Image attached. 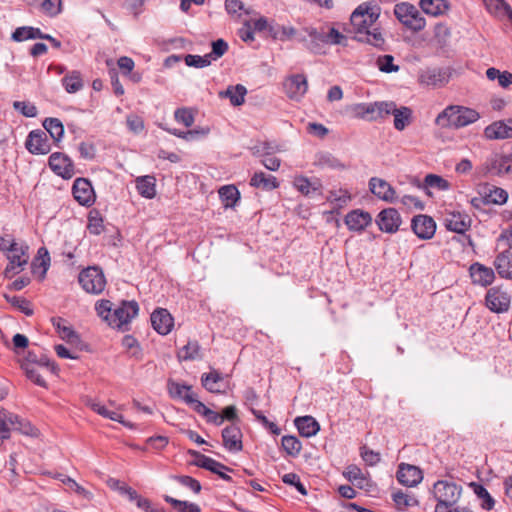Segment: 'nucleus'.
Listing matches in <instances>:
<instances>
[{
    "label": "nucleus",
    "instance_id": "c03bdc74",
    "mask_svg": "<svg viewBox=\"0 0 512 512\" xmlns=\"http://www.w3.org/2000/svg\"><path fill=\"white\" fill-rule=\"evenodd\" d=\"M43 37L42 31L34 27H19L12 34V39L17 42L29 39H43Z\"/></svg>",
    "mask_w": 512,
    "mask_h": 512
},
{
    "label": "nucleus",
    "instance_id": "79ce46f5",
    "mask_svg": "<svg viewBox=\"0 0 512 512\" xmlns=\"http://www.w3.org/2000/svg\"><path fill=\"white\" fill-rule=\"evenodd\" d=\"M179 361H191L201 358L198 341H188L177 353Z\"/></svg>",
    "mask_w": 512,
    "mask_h": 512
},
{
    "label": "nucleus",
    "instance_id": "c85d7f7f",
    "mask_svg": "<svg viewBox=\"0 0 512 512\" xmlns=\"http://www.w3.org/2000/svg\"><path fill=\"white\" fill-rule=\"evenodd\" d=\"M484 135L489 140L512 138V126H509L504 121H495L485 128Z\"/></svg>",
    "mask_w": 512,
    "mask_h": 512
},
{
    "label": "nucleus",
    "instance_id": "4c0bfd02",
    "mask_svg": "<svg viewBox=\"0 0 512 512\" xmlns=\"http://www.w3.org/2000/svg\"><path fill=\"white\" fill-rule=\"evenodd\" d=\"M449 182L442 178L441 176L435 174H428L425 176L424 183H418L417 187L423 189L427 195H431L429 188H436L438 190L444 191L449 189Z\"/></svg>",
    "mask_w": 512,
    "mask_h": 512
},
{
    "label": "nucleus",
    "instance_id": "4468645a",
    "mask_svg": "<svg viewBox=\"0 0 512 512\" xmlns=\"http://www.w3.org/2000/svg\"><path fill=\"white\" fill-rule=\"evenodd\" d=\"M283 89L287 97L299 101L308 90L307 78L303 74L289 76L283 82Z\"/></svg>",
    "mask_w": 512,
    "mask_h": 512
},
{
    "label": "nucleus",
    "instance_id": "338daca9",
    "mask_svg": "<svg viewBox=\"0 0 512 512\" xmlns=\"http://www.w3.org/2000/svg\"><path fill=\"white\" fill-rule=\"evenodd\" d=\"M41 8L45 14L50 17H55L61 12L62 1L61 0H44L41 4Z\"/></svg>",
    "mask_w": 512,
    "mask_h": 512
},
{
    "label": "nucleus",
    "instance_id": "e433bc0d",
    "mask_svg": "<svg viewBox=\"0 0 512 512\" xmlns=\"http://www.w3.org/2000/svg\"><path fill=\"white\" fill-rule=\"evenodd\" d=\"M224 377L218 370L213 369L209 373H204L201 376L203 387L211 393H221V383Z\"/></svg>",
    "mask_w": 512,
    "mask_h": 512
},
{
    "label": "nucleus",
    "instance_id": "f704fd0d",
    "mask_svg": "<svg viewBox=\"0 0 512 512\" xmlns=\"http://www.w3.org/2000/svg\"><path fill=\"white\" fill-rule=\"evenodd\" d=\"M247 89L242 84L228 86L225 91L219 92L220 98H228L233 106H240L245 101Z\"/></svg>",
    "mask_w": 512,
    "mask_h": 512
},
{
    "label": "nucleus",
    "instance_id": "39448f33",
    "mask_svg": "<svg viewBox=\"0 0 512 512\" xmlns=\"http://www.w3.org/2000/svg\"><path fill=\"white\" fill-rule=\"evenodd\" d=\"M396 18L408 29L418 32L424 29L426 22L418 9L407 2L396 4L394 7Z\"/></svg>",
    "mask_w": 512,
    "mask_h": 512
},
{
    "label": "nucleus",
    "instance_id": "3c124183",
    "mask_svg": "<svg viewBox=\"0 0 512 512\" xmlns=\"http://www.w3.org/2000/svg\"><path fill=\"white\" fill-rule=\"evenodd\" d=\"M281 444H282L284 451L288 455L293 456V457L297 456L302 449V444H301L300 440L297 437L292 436V435L283 436L281 439Z\"/></svg>",
    "mask_w": 512,
    "mask_h": 512
},
{
    "label": "nucleus",
    "instance_id": "dca6fc26",
    "mask_svg": "<svg viewBox=\"0 0 512 512\" xmlns=\"http://www.w3.org/2000/svg\"><path fill=\"white\" fill-rule=\"evenodd\" d=\"M376 224L382 232L393 234L401 225V216L395 208H386L377 215Z\"/></svg>",
    "mask_w": 512,
    "mask_h": 512
},
{
    "label": "nucleus",
    "instance_id": "6e6d98bb",
    "mask_svg": "<svg viewBox=\"0 0 512 512\" xmlns=\"http://www.w3.org/2000/svg\"><path fill=\"white\" fill-rule=\"evenodd\" d=\"M95 310L97 315L101 317L108 324L110 323V319L112 316V302L110 300L102 299L96 302Z\"/></svg>",
    "mask_w": 512,
    "mask_h": 512
},
{
    "label": "nucleus",
    "instance_id": "c756f323",
    "mask_svg": "<svg viewBox=\"0 0 512 512\" xmlns=\"http://www.w3.org/2000/svg\"><path fill=\"white\" fill-rule=\"evenodd\" d=\"M480 195H483V199H485L487 204L502 205L506 203L508 199L506 190L489 184H485L482 187Z\"/></svg>",
    "mask_w": 512,
    "mask_h": 512
},
{
    "label": "nucleus",
    "instance_id": "5fc2aeb1",
    "mask_svg": "<svg viewBox=\"0 0 512 512\" xmlns=\"http://www.w3.org/2000/svg\"><path fill=\"white\" fill-rule=\"evenodd\" d=\"M33 268L35 269L37 266L43 269L42 277L45 276L47 270L50 266V255L48 250L45 247H40L37 251V256L32 263Z\"/></svg>",
    "mask_w": 512,
    "mask_h": 512
},
{
    "label": "nucleus",
    "instance_id": "9b49d317",
    "mask_svg": "<svg viewBox=\"0 0 512 512\" xmlns=\"http://www.w3.org/2000/svg\"><path fill=\"white\" fill-rule=\"evenodd\" d=\"M50 169L63 179H70L75 174V166L69 156L61 152H54L48 160Z\"/></svg>",
    "mask_w": 512,
    "mask_h": 512
},
{
    "label": "nucleus",
    "instance_id": "58836bf2",
    "mask_svg": "<svg viewBox=\"0 0 512 512\" xmlns=\"http://www.w3.org/2000/svg\"><path fill=\"white\" fill-rule=\"evenodd\" d=\"M419 4L423 12L432 16L444 14L449 8L446 0H420Z\"/></svg>",
    "mask_w": 512,
    "mask_h": 512
},
{
    "label": "nucleus",
    "instance_id": "37998d69",
    "mask_svg": "<svg viewBox=\"0 0 512 512\" xmlns=\"http://www.w3.org/2000/svg\"><path fill=\"white\" fill-rule=\"evenodd\" d=\"M43 127L55 142H59L62 139L64 135V126L58 118H46L43 121Z\"/></svg>",
    "mask_w": 512,
    "mask_h": 512
},
{
    "label": "nucleus",
    "instance_id": "a18cd8bd",
    "mask_svg": "<svg viewBox=\"0 0 512 512\" xmlns=\"http://www.w3.org/2000/svg\"><path fill=\"white\" fill-rule=\"evenodd\" d=\"M392 499L399 510H405L409 507L417 506L418 500L408 493L398 490L392 494Z\"/></svg>",
    "mask_w": 512,
    "mask_h": 512
},
{
    "label": "nucleus",
    "instance_id": "4be33fe9",
    "mask_svg": "<svg viewBox=\"0 0 512 512\" xmlns=\"http://www.w3.org/2000/svg\"><path fill=\"white\" fill-rule=\"evenodd\" d=\"M423 479L421 469L414 465L401 463L397 471V480L407 487L418 485Z\"/></svg>",
    "mask_w": 512,
    "mask_h": 512
},
{
    "label": "nucleus",
    "instance_id": "f3484780",
    "mask_svg": "<svg viewBox=\"0 0 512 512\" xmlns=\"http://www.w3.org/2000/svg\"><path fill=\"white\" fill-rule=\"evenodd\" d=\"M411 228L420 239L427 240L434 236L436 223L432 217L420 214L413 217Z\"/></svg>",
    "mask_w": 512,
    "mask_h": 512
},
{
    "label": "nucleus",
    "instance_id": "0eeeda50",
    "mask_svg": "<svg viewBox=\"0 0 512 512\" xmlns=\"http://www.w3.org/2000/svg\"><path fill=\"white\" fill-rule=\"evenodd\" d=\"M28 246L18 245V243L12 239L10 245L7 248V258L9 263L5 269V276L7 278L12 277L15 274L20 273L24 266L28 263Z\"/></svg>",
    "mask_w": 512,
    "mask_h": 512
},
{
    "label": "nucleus",
    "instance_id": "ddd939ff",
    "mask_svg": "<svg viewBox=\"0 0 512 512\" xmlns=\"http://www.w3.org/2000/svg\"><path fill=\"white\" fill-rule=\"evenodd\" d=\"M74 199L82 206L90 207L94 204L96 195L91 182L86 178L75 179L72 187Z\"/></svg>",
    "mask_w": 512,
    "mask_h": 512
},
{
    "label": "nucleus",
    "instance_id": "7c9ffc66",
    "mask_svg": "<svg viewBox=\"0 0 512 512\" xmlns=\"http://www.w3.org/2000/svg\"><path fill=\"white\" fill-rule=\"evenodd\" d=\"M494 266L501 278L512 280V253L509 250L496 256Z\"/></svg>",
    "mask_w": 512,
    "mask_h": 512
},
{
    "label": "nucleus",
    "instance_id": "a19ab883",
    "mask_svg": "<svg viewBox=\"0 0 512 512\" xmlns=\"http://www.w3.org/2000/svg\"><path fill=\"white\" fill-rule=\"evenodd\" d=\"M219 196L225 208L234 207L240 199V192L234 185H226L219 189Z\"/></svg>",
    "mask_w": 512,
    "mask_h": 512
},
{
    "label": "nucleus",
    "instance_id": "49530a36",
    "mask_svg": "<svg viewBox=\"0 0 512 512\" xmlns=\"http://www.w3.org/2000/svg\"><path fill=\"white\" fill-rule=\"evenodd\" d=\"M193 410L196 413L205 417L206 421L209 423H212L216 426H220L223 424V417H221V414L206 407L201 401H199V403H196V406Z\"/></svg>",
    "mask_w": 512,
    "mask_h": 512
},
{
    "label": "nucleus",
    "instance_id": "1a4fd4ad",
    "mask_svg": "<svg viewBox=\"0 0 512 512\" xmlns=\"http://www.w3.org/2000/svg\"><path fill=\"white\" fill-rule=\"evenodd\" d=\"M511 296L501 286L491 287L485 295V305L493 313L501 314L509 310Z\"/></svg>",
    "mask_w": 512,
    "mask_h": 512
},
{
    "label": "nucleus",
    "instance_id": "2eb2a0df",
    "mask_svg": "<svg viewBox=\"0 0 512 512\" xmlns=\"http://www.w3.org/2000/svg\"><path fill=\"white\" fill-rule=\"evenodd\" d=\"M167 390L171 398L181 399L187 405L195 408L196 403H199L197 395L192 391V386L184 383H179L172 379L167 382Z\"/></svg>",
    "mask_w": 512,
    "mask_h": 512
},
{
    "label": "nucleus",
    "instance_id": "f257e3e1",
    "mask_svg": "<svg viewBox=\"0 0 512 512\" xmlns=\"http://www.w3.org/2000/svg\"><path fill=\"white\" fill-rule=\"evenodd\" d=\"M380 14V6L374 1H367L352 12L350 23L356 41L373 46L380 51H387L388 46L383 33L380 28L373 27Z\"/></svg>",
    "mask_w": 512,
    "mask_h": 512
},
{
    "label": "nucleus",
    "instance_id": "a878e982",
    "mask_svg": "<svg viewBox=\"0 0 512 512\" xmlns=\"http://www.w3.org/2000/svg\"><path fill=\"white\" fill-rule=\"evenodd\" d=\"M52 324L62 340L69 344H77L80 342L79 335L67 320L61 317L52 318Z\"/></svg>",
    "mask_w": 512,
    "mask_h": 512
},
{
    "label": "nucleus",
    "instance_id": "7ed1b4c3",
    "mask_svg": "<svg viewBox=\"0 0 512 512\" xmlns=\"http://www.w3.org/2000/svg\"><path fill=\"white\" fill-rule=\"evenodd\" d=\"M433 493L437 500L435 512H444L457 504L462 487L454 482L439 480L434 484Z\"/></svg>",
    "mask_w": 512,
    "mask_h": 512
},
{
    "label": "nucleus",
    "instance_id": "bf43d9fd",
    "mask_svg": "<svg viewBox=\"0 0 512 512\" xmlns=\"http://www.w3.org/2000/svg\"><path fill=\"white\" fill-rule=\"evenodd\" d=\"M394 57L392 55L386 54L379 56L377 58V66L380 71L385 73L397 72L399 70V66L393 63Z\"/></svg>",
    "mask_w": 512,
    "mask_h": 512
},
{
    "label": "nucleus",
    "instance_id": "ea45409f",
    "mask_svg": "<svg viewBox=\"0 0 512 512\" xmlns=\"http://www.w3.org/2000/svg\"><path fill=\"white\" fill-rule=\"evenodd\" d=\"M62 85L67 93H76L83 88V79L79 71H72L62 78Z\"/></svg>",
    "mask_w": 512,
    "mask_h": 512
},
{
    "label": "nucleus",
    "instance_id": "09e8293b",
    "mask_svg": "<svg viewBox=\"0 0 512 512\" xmlns=\"http://www.w3.org/2000/svg\"><path fill=\"white\" fill-rule=\"evenodd\" d=\"M87 229L94 235H100L104 231L103 218L98 210L89 212Z\"/></svg>",
    "mask_w": 512,
    "mask_h": 512
},
{
    "label": "nucleus",
    "instance_id": "864d4df0",
    "mask_svg": "<svg viewBox=\"0 0 512 512\" xmlns=\"http://www.w3.org/2000/svg\"><path fill=\"white\" fill-rule=\"evenodd\" d=\"M471 486L473 487L474 493L477 497L483 500L481 507L485 510H491L495 505V501L487 489L483 485L477 483H472Z\"/></svg>",
    "mask_w": 512,
    "mask_h": 512
},
{
    "label": "nucleus",
    "instance_id": "603ef678",
    "mask_svg": "<svg viewBox=\"0 0 512 512\" xmlns=\"http://www.w3.org/2000/svg\"><path fill=\"white\" fill-rule=\"evenodd\" d=\"M350 199L351 195L344 189L331 190L327 196V201L334 204L335 208H342L350 201Z\"/></svg>",
    "mask_w": 512,
    "mask_h": 512
},
{
    "label": "nucleus",
    "instance_id": "20e7f679",
    "mask_svg": "<svg viewBox=\"0 0 512 512\" xmlns=\"http://www.w3.org/2000/svg\"><path fill=\"white\" fill-rule=\"evenodd\" d=\"M19 431L25 435H34L36 429L27 421L21 419L18 415L7 410H0V441L10 437V431Z\"/></svg>",
    "mask_w": 512,
    "mask_h": 512
},
{
    "label": "nucleus",
    "instance_id": "72a5a7b5",
    "mask_svg": "<svg viewBox=\"0 0 512 512\" xmlns=\"http://www.w3.org/2000/svg\"><path fill=\"white\" fill-rule=\"evenodd\" d=\"M295 426L301 436L309 438L317 434L319 423L312 416H302L295 419Z\"/></svg>",
    "mask_w": 512,
    "mask_h": 512
},
{
    "label": "nucleus",
    "instance_id": "423d86ee",
    "mask_svg": "<svg viewBox=\"0 0 512 512\" xmlns=\"http://www.w3.org/2000/svg\"><path fill=\"white\" fill-rule=\"evenodd\" d=\"M78 281L84 291L95 295L101 294L107 283L102 269L97 266L83 269L79 273Z\"/></svg>",
    "mask_w": 512,
    "mask_h": 512
},
{
    "label": "nucleus",
    "instance_id": "de8ad7c7",
    "mask_svg": "<svg viewBox=\"0 0 512 512\" xmlns=\"http://www.w3.org/2000/svg\"><path fill=\"white\" fill-rule=\"evenodd\" d=\"M55 478L59 481H61L63 484L67 485L71 490H73L75 493H77L78 495L86 498V499H91L92 498V494L91 492H89L88 490H86L84 487H82L81 485H79L74 479H72L71 477L67 476V475H64L62 473H57L55 475Z\"/></svg>",
    "mask_w": 512,
    "mask_h": 512
},
{
    "label": "nucleus",
    "instance_id": "f03ea898",
    "mask_svg": "<svg viewBox=\"0 0 512 512\" xmlns=\"http://www.w3.org/2000/svg\"><path fill=\"white\" fill-rule=\"evenodd\" d=\"M479 118V113L472 108L451 105L438 114L435 123L442 128L459 129L476 122Z\"/></svg>",
    "mask_w": 512,
    "mask_h": 512
},
{
    "label": "nucleus",
    "instance_id": "9d476101",
    "mask_svg": "<svg viewBox=\"0 0 512 512\" xmlns=\"http://www.w3.org/2000/svg\"><path fill=\"white\" fill-rule=\"evenodd\" d=\"M482 170L485 175L492 176L512 173V155L494 154L486 159Z\"/></svg>",
    "mask_w": 512,
    "mask_h": 512
},
{
    "label": "nucleus",
    "instance_id": "c9c22d12",
    "mask_svg": "<svg viewBox=\"0 0 512 512\" xmlns=\"http://www.w3.org/2000/svg\"><path fill=\"white\" fill-rule=\"evenodd\" d=\"M390 114L394 116V127L398 131L404 130L411 123L412 110L409 107L402 106L397 108L393 102V109H391Z\"/></svg>",
    "mask_w": 512,
    "mask_h": 512
},
{
    "label": "nucleus",
    "instance_id": "f8f14e48",
    "mask_svg": "<svg viewBox=\"0 0 512 512\" xmlns=\"http://www.w3.org/2000/svg\"><path fill=\"white\" fill-rule=\"evenodd\" d=\"M25 147L31 154L45 155L51 151L47 134L41 129L32 130L25 141Z\"/></svg>",
    "mask_w": 512,
    "mask_h": 512
},
{
    "label": "nucleus",
    "instance_id": "0e129e2a",
    "mask_svg": "<svg viewBox=\"0 0 512 512\" xmlns=\"http://www.w3.org/2000/svg\"><path fill=\"white\" fill-rule=\"evenodd\" d=\"M282 481L285 484L294 486L300 494L304 496L307 495L308 491L296 473H287L283 475Z\"/></svg>",
    "mask_w": 512,
    "mask_h": 512
},
{
    "label": "nucleus",
    "instance_id": "6e6552de",
    "mask_svg": "<svg viewBox=\"0 0 512 512\" xmlns=\"http://www.w3.org/2000/svg\"><path fill=\"white\" fill-rule=\"evenodd\" d=\"M138 312L139 306L136 301H123L113 310L109 326L124 329L138 315Z\"/></svg>",
    "mask_w": 512,
    "mask_h": 512
},
{
    "label": "nucleus",
    "instance_id": "a211bd4d",
    "mask_svg": "<svg viewBox=\"0 0 512 512\" xmlns=\"http://www.w3.org/2000/svg\"><path fill=\"white\" fill-rule=\"evenodd\" d=\"M223 446L230 452H239L243 449L242 431L238 425L232 423L222 430Z\"/></svg>",
    "mask_w": 512,
    "mask_h": 512
},
{
    "label": "nucleus",
    "instance_id": "e2e57ef3",
    "mask_svg": "<svg viewBox=\"0 0 512 512\" xmlns=\"http://www.w3.org/2000/svg\"><path fill=\"white\" fill-rule=\"evenodd\" d=\"M360 456L363 459V461L369 466H375L381 460L380 453L375 452L366 445L360 448Z\"/></svg>",
    "mask_w": 512,
    "mask_h": 512
},
{
    "label": "nucleus",
    "instance_id": "4d7b16f0",
    "mask_svg": "<svg viewBox=\"0 0 512 512\" xmlns=\"http://www.w3.org/2000/svg\"><path fill=\"white\" fill-rule=\"evenodd\" d=\"M21 367L25 371V374L28 379H30L32 382H34L36 385H38L40 387H44V388L47 387L46 381L39 374V372L35 366H32L29 363H22Z\"/></svg>",
    "mask_w": 512,
    "mask_h": 512
},
{
    "label": "nucleus",
    "instance_id": "69168bd1",
    "mask_svg": "<svg viewBox=\"0 0 512 512\" xmlns=\"http://www.w3.org/2000/svg\"><path fill=\"white\" fill-rule=\"evenodd\" d=\"M8 302H10L13 306L17 307L21 312H23L27 316H31L33 314V309L30 307V302L23 297L19 296H6Z\"/></svg>",
    "mask_w": 512,
    "mask_h": 512
},
{
    "label": "nucleus",
    "instance_id": "774afa93",
    "mask_svg": "<svg viewBox=\"0 0 512 512\" xmlns=\"http://www.w3.org/2000/svg\"><path fill=\"white\" fill-rule=\"evenodd\" d=\"M13 107L16 110L20 111L22 115H24L25 117H36L38 113L37 108L34 104L25 101H15L13 103Z\"/></svg>",
    "mask_w": 512,
    "mask_h": 512
},
{
    "label": "nucleus",
    "instance_id": "13d9d810",
    "mask_svg": "<svg viewBox=\"0 0 512 512\" xmlns=\"http://www.w3.org/2000/svg\"><path fill=\"white\" fill-rule=\"evenodd\" d=\"M184 60L187 66L204 68L211 64V54H206L204 56L188 54L185 56Z\"/></svg>",
    "mask_w": 512,
    "mask_h": 512
},
{
    "label": "nucleus",
    "instance_id": "b1692460",
    "mask_svg": "<svg viewBox=\"0 0 512 512\" xmlns=\"http://www.w3.org/2000/svg\"><path fill=\"white\" fill-rule=\"evenodd\" d=\"M344 222L349 230L361 232L372 223V216L369 212L355 209L345 216Z\"/></svg>",
    "mask_w": 512,
    "mask_h": 512
},
{
    "label": "nucleus",
    "instance_id": "aec40b11",
    "mask_svg": "<svg viewBox=\"0 0 512 512\" xmlns=\"http://www.w3.org/2000/svg\"><path fill=\"white\" fill-rule=\"evenodd\" d=\"M444 225L449 231L463 234L471 227V218L459 211L449 212L444 218Z\"/></svg>",
    "mask_w": 512,
    "mask_h": 512
},
{
    "label": "nucleus",
    "instance_id": "680f3d73",
    "mask_svg": "<svg viewBox=\"0 0 512 512\" xmlns=\"http://www.w3.org/2000/svg\"><path fill=\"white\" fill-rule=\"evenodd\" d=\"M174 118L178 123H182L186 127H191L195 121L192 110L189 108H178L174 112Z\"/></svg>",
    "mask_w": 512,
    "mask_h": 512
},
{
    "label": "nucleus",
    "instance_id": "412c9836",
    "mask_svg": "<svg viewBox=\"0 0 512 512\" xmlns=\"http://www.w3.org/2000/svg\"><path fill=\"white\" fill-rule=\"evenodd\" d=\"M469 274L473 284L487 287L495 280L494 270L479 262H475L469 267Z\"/></svg>",
    "mask_w": 512,
    "mask_h": 512
},
{
    "label": "nucleus",
    "instance_id": "cd10ccee",
    "mask_svg": "<svg viewBox=\"0 0 512 512\" xmlns=\"http://www.w3.org/2000/svg\"><path fill=\"white\" fill-rule=\"evenodd\" d=\"M366 106V120L376 121L377 119L390 115L391 109H393V102L380 101L374 103H366Z\"/></svg>",
    "mask_w": 512,
    "mask_h": 512
},
{
    "label": "nucleus",
    "instance_id": "052dcab7",
    "mask_svg": "<svg viewBox=\"0 0 512 512\" xmlns=\"http://www.w3.org/2000/svg\"><path fill=\"white\" fill-rule=\"evenodd\" d=\"M420 81L426 85L436 86L442 82V74L437 69H428L421 73Z\"/></svg>",
    "mask_w": 512,
    "mask_h": 512
},
{
    "label": "nucleus",
    "instance_id": "5701e85b",
    "mask_svg": "<svg viewBox=\"0 0 512 512\" xmlns=\"http://www.w3.org/2000/svg\"><path fill=\"white\" fill-rule=\"evenodd\" d=\"M151 324L155 331L161 335L170 333L174 326V319L167 309L157 308L151 314Z\"/></svg>",
    "mask_w": 512,
    "mask_h": 512
},
{
    "label": "nucleus",
    "instance_id": "473e14b6",
    "mask_svg": "<svg viewBox=\"0 0 512 512\" xmlns=\"http://www.w3.org/2000/svg\"><path fill=\"white\" fill-rule=\"evenodd\" d=\"M138 193L147 199H153L156 196V179L152 175L139 176L135 180Z\"/></svg>",
    "mask_w": 512,
    "mask_h": 512
},
{
    "label": "nucleus",
    "instance_id": "2f4dec72",
    "mask_svg": "<svg viewBox=\"0 0 512 512\" xmlns=\"http://www.w3.org/2000/svg\"><path fill=\"white\" fill-rule=\"evenodd\" d=\"M250 185L254 188L271 191L279 187V182L275 176L259 171L251 177Z\"/></svg>",
    "mask_w": 512,
    "mask_h": 512
},
{
    "label": "nucleus",
    "instance_id": "6ab92c4d",
    "mask_svg": "<svg viewBox=\"0 0 512 512\" xmlns=\"http://www.w3.org/2000/svg\"><path fill=\"white\" fill-rule=\"evenodd\" d=\"M369 190L377 198L389 203H394L397 199L395 189L381 178L372 177L369 180Z\"/></svg>",
    "mask_w": 512,
    "mask_h": 512
},
{
    "label": "nucleus",
    "instance_id": "8fccbe9b",
    "mask_svg": "<svg viewBox=\"0 0 512 512\" xmlns=\"http://www.w3.org/2000/svg\"><path fill=\"white\" fill-rule=\"evenodd\" d=\"M164 500L173 506V508L178 512H201V508L195 503L181 501L169 495H165Z\"/></svg>",
    "mask_w": 512,
    "mask_h": 512
},
{
    "label": "nucleus",
    "instance_id": "bb28decb",
    "mask_svg": "<svg viewBox=\"0 0 512 512\" xmlns=\"http://www.w3.org/2000/svg\"><path fill=\"white\" fill-rule=\"evenodd\" d=\"M305 33L308 34L309 40L305 48L314 54L324 52V45L327 44V37L324 32L318 31L314 27H305Z\"/></svg>",
    "mask_w": 512,
    "mask_h": 512
},
{
    "label": "nucleus",
    "instance_id": "393cba45",
    "mask_svg": "<svg viewBox=\"0 0 512 512\" xmlns=\"http://www.w3.org/2000/svg\"><path fill=\"white\" fill-rule=\"evenodd\" d=\"M293 186L302 195L311 197L321 192L322 184L319 179H309L305 176H296L293 180Z\"/></svg>",
    "mask_w": 512,
    "mask_h": 512
}]
</instances>
